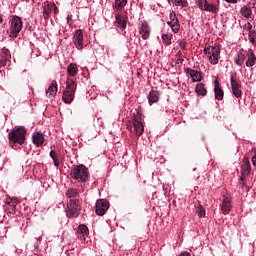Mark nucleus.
<instances>
[{
  "label": "nucleus",
  "instance_id": "dca6fc26",
  "mask_svg": "<svg viewBox=\"0 0 256 256\" xmlns=\"http://www.w3.org/2000/svg\"><path fill=\"white\" fill-rule=\"evenodd\" d=\"M57 91H58L57 81H52L51 85L46 90V95L51 99L57 95Z\"/></svg>",
  "mask_w": 256,
  "mask_h": 256
},
{
  "label": "nucleus",
  "instance_id": "ddd939ff",
  "mask_svg": "<svg viewBox=\"0 0 256 256\" xmlns=\"http://www.w3.org/2000/svg\"><path fill=\"white\" fill-rule=\"evenodd\" d=\"M140 34L142 35V39H149V36L151 35V28L146 21L141 24Z\"/></svg>",
  "mask_w": 256,
  "mask_h": 256
},
{
  "label": "nucleus",
  "instance_id": "a19ab883",
  "mask_svg": "<svg viewBox=\"0 0 256 256\" xmlns=\"http://www.w3.org/2000/svg\"><path fill=\"white\" fill-rule=\"evenodd\" d=\"M250 41H251V43H253V45H255V37L250 35Z\"/></svg>",
  "mask_w": 256,
  "mask_h": 256
},
{
  "label": "nucleus",
  "instance_id": "79ce46f5",
  "mask_svg": "<svg viewBox=\"0 0 256 256\" xmlns=\"http://www.w3.org/2000/svg\"><path fill=\"white\" fill-rule=\"evenodd\" d=\"M227 3H237V0H225Z\"/></svg>",
  "mask_w": 256,
  "mask_h": 256
},
{
  "label": "nucleus",
  "instance_id": "c756f323",
  "mask_svg": "<svg viewBox=\"0 0 256 256\" xmlns=\"http://www.w3.org/2000/svg\"><path fill=\"white\" fill-rule=\"evenodd\" d=\"M235 63L237 65H243L245 63V54L238 53V56L235 58Z\"/></svg>",
  "mask_w": 256,
  "mask_h": 256
},
{
  "label": "nucleus",
  "instance_id": "bb28decb",
  "mask_svg": "<svg viewBox=\"0 0 256 256\" xmlns=\"http://www.w3.org/2000/svg\"><path fill=\"white\" fill-rule=\"evenodd\" d=\"M204 11H209V13H213L214 15H217V13H219V8H217V6L213 4H206Z\"/></svg>",
  "mask_w": 256,
  "mask_h": 256
},
{
  "label": "nucleus",
  "instance_id": "4be33fe9",
  "mask_svg": "<svg viewBox=\"0 0 256 256\" xmlns=\"http://www.w3.org/2000/svg\"><path fill=\"white\" fill-rule=\"evenodd\" d=\"M77 233H78L80 239H83V241H85V237H87V235H89V228H87V226L83 225V224L79 225Z\"/></svg>",
  "mask_w": 256,
  "mask_h": 256
},
{
  "label": "nucleus",
  "instance_id": "f257e3e1",
  "mask_svg": "<svg viewBox=\"0 0 256 256\" xmlns=\"http://www.w3.org/2000/svg\"><path fill=\"white\" fill-rule=\"evenodd\" d=\"M204 53L211 65H217L219 63L221 48L217 44H215L214 46L206 44L204 47Z\"/></svg>",
  "mask_w": 256,
  "mask_h": 256
},
{
  "label": "nucleus",
  "instance_id": "9d476101",
  "mask_svg": "<svg viewBox=\"0 0 256 256\" xmlns=\"http://www.w3.org/2000/svg\"><path fill=\"white\" fill-rule=\"evenodd\" d=\"M251 173V165L249 164V159L244 158L242 160V165H241V177L240 181L243 183L245 180V177Z\"/></svg>",
  "mask_w": 256,
  "mask_h": 256
},
{
  "label": "nucleus",
  "instance_id": "2f4dec72",
  "mask_svg": "<svg viewBox=\"0 0 256 256\" xmlns=\"http://www.w3.org/2000/svg\"><path fill=\"white\" fill-rule=\"evenodd\" d=\"M173 38V35L171 34H164L162 35L163 42L165 45H171V39Z\"/></svg>",
  "mask_w": 256,
  "mask_h": 256
},
{
  "label": "nucleus",
  "instance_id": "4468645a",
  "mask_svg": "<svg viewBox=\"0 0 256 256\" xmlns=\"http://www.w3.org/2000/svg\"><path fill=\"white\" fill-rule=\"evenodd\" d=\"M0 65H7V61H9V59H11V52H9V49L7 48H4L2 49L1 51V54H0Z\"/></svg>",
  "mask_w": 256,
  "mask_h": 256
},
{
  "label": "nucleus",
  "instance_id": "2eb2a0df",
  "mask_svg": "<svg viewBox=\"0 0 256 256\" xmlns=\"http://www.w3.org/2000/svg\"><path fill=\"white\" fill-rule=\"evenodd\" d=\"M231 87H232L233 95H235L237 98L241 97V95H242L241 85H239V83H237L233 79V76H231Z\"/></svg>",
  "mask_w": 256,
  "mask_h": 256
},
{
  "label": "nucleus",
  "instance_id": "f8f14e48",
  "mask_svg": "<svg viewBox=\"0 0 256 256\" xmlns=\"http://www.w3.org/2000/svg\"><path fill=\"white\" fill-rule=\"evenodd\" d=\"M74 45L81 51L83 49V31L77 30L73 37Z\"/></svg>",
  "mask_w": 256,
  "mask_h": 256
},
{
  "label": "nucleus",
  "instance_id": "6ab92c4d",
  "mask_svg": "<svg viewBox=\"0 0 256 256\" xmlns=\"http://www.w3.org/2000/svg\"><path fill=\"white\" fill-rule=\"evenodd\" d=\"M214 91H215V97L218 101H223V89L219 86V81L215 80L214 82Z\"/></svg>",
  "mask_w": 256,
  "mask_h": 256
},
{
  "label": "nucleus",
  "instance_id": "0eeeda50",
  "mask_svg": "<svg viewBox=\"0 0 256 256\" xmlns=\"http://www.w3.org/2000/svg\"><path fill=\"white\" fill-rule=\"evenodd\" d=\"M144 131L145 127L143 126V118L140 114H137L133 118V133H135L136 137H141Z\"/></svg>",
  "mask_w": 256,
  "mask_h": 256
},
{
  "label": "nucleus",
  "instance_id": "20e7f679",
  "mask_svg": "<svg viewBox=\"0 0 256 256\" xmlns=\"http://www.w3.org/2000/svg\"><path fill=\"white\" fill-rule=\"evenodd\" d=\"M71 177L76 179V181H81L85 183L89 179V170L85 165H78L71 171Z\"/></svg>",
  "mask_w": 256,
  "mask_h": 256
},
{
  "label": "nucleus",
  "instance_id": "473e14b6",
  "mask_svg": "<svg viewBox=\"0 0 256 256\" xmlns=\"http://www.w3.org/2000/svg\"><path fill=\"white\" fill-rule=\"evenodd\" d=\"M251 8L244 6L241 9V14L243 15V17H249L251 15Z\"/></svg>",
  "mask_w": 256,
  "mask_h": 256
},
{
  "label": "nucleus",
  "instance_id": "9b49d317",
  "mask_svg": "<svg viewBox=\"0 0 256 256\" xmlns=\"http://www.w3.org/2000/svg\"><path fill=\"white\" fill-rule=\"evenodd\" d=\"M185 73L188 77H190L192 79L193 83L199 82L203 79V77L201 76V72H199L197 70L187 68V69H185Z\"/></svg>",
  "mask_w": 256,
  "mask_h": 256
},
{
  "label": "nucleus",
  "instance_id": "423d86ee",
  "mask_svg": "<svg viewBox=\"0 0 256 256\" xmlns=\"http://www.w3.org/2000/svg\"><path fill=\"white\" fill-rule=\"evenodd\" d=\"M23 29V21L19 17H13L11 21L10 37L15 38Z\"/></svg>",
  "mask_w": 256,
  "mask_h": 256
},
{
  "label": "nucleus",
  "instance_id": "a878e982",
  "mask_svg": "<svg viewBox=\"0 0 256 256\" xmlns=\"http://www.w3.org/2000/svg\"><path fill=\"white\" fill-rule=\"evenodd\" d=\"M149 103H157L159 101V92L158 91H151L148 97Z\"/></svg>",
  "mask_w": 256,
  "mask_h": 256
},
{
  "label": "nucleus",
  "instance_id": "a211bd4d",
  "mask_svg": "<svg viewBox=\"0 0 256 256\" xmlns=\"http://www.w3.org/2000/svg\"><path fill=\"white\" fill-rule=\"evenodd\" d=\"M53 9H57V5H55V3L44 5V9H43L44 19H49V16L51 15V12L53 11Z\"/></svg>",
  "mask_w": 256,
  "mask_h": 256
},
{
  "label": "nucleus",
  "instance_id": "c9c22d12",
  "mask_svg": "<svg viewBox=\"0 0 256 256\" xmlns=\"http://www.w3.org/2000/svg\"><path fill=\"white\" fill-rule=\"evenodd\" d=\"M197 5H198V7H200L202 9V11H204V9L207 7L208 3H207V0H198Z\"/></svg>",
  "mask_w": 256,
  "mask_h": 256
},
{
  "label": "nucleus",
  "instance_id": "72a5a7b5",
  "mask_svg": "<svg viewBox=\"0 0 256 256\" xmlns=\"http://www.w3.org/2000/svg\"><path fill=\"white\" fill-rule=\"evenodd\" d=\"M50 157L53 159L55 167H59V160L57 159V153L55 151H51Z\"/></svg>",
  "mask_w": 256,
  "mask_h": 256
},
{
  "label": "nucleus",
  "instance_id": "37998d69",
  "mask_svg": "<svg viewBox=\"0 0 256 256\" xmlns=\"http://www.w3.org/2000/svg\"><path fill=\"white\" fill-rule=\"evenodd\" d=\"M52 11H54L55 14L59 13V10L57 9V6H56V9H52Z\"/></svg>",
  "mask_w": 256,
  "mask_h": 256
},
{
  "label": "nucleus",
  "instance_id": "e433bc0d",
  "mask_svg": "<svg viewBox=\"0 0 256 256\" xmlns=\"http://www.w3.org/2000/svg\"><path fill=\"white\" fill-rule=\"evenodd\" d=\"M7 203L9 205V207H11L12 211H15V207H17V201H15L13 199H8Z\"/></svg>",
  "mask_w": 256,
  "mask_h": 256
},
{
  "label": "nucleus",
  "instance_id": "7ed1b4c3",
  "mask_svg": "<svg viewBox=\"0 0 256 256\" xmlns=\"http://www.w3.org/2000/svg\"><path fill=\"white\" fill-rule=\"evenodd\" d=\"M26 134L27 130L25 129V127H18L9 133V141H11L12 143H18L19 145H23V143H25Z\"/></svg>",
  "mask_w": 256,
  "mask_h": 256
},
{
  "label": "nucleus",
  "instance_id": "f3484780",
  "mask_svg": "<svg viewBox=\"0 0 256 256\" xmlns=\"http://www.w3.org/2000/svg\"><path fill=\"white\" fill-rule=\"evenodd\" d=\"M221 211H223V213H229V211H231V197L224 196Z\"/></svg>",
  "mask_w": 256,
  "mask_h": 256
},
{
  "label": "nucleus",
  "instance_id": "f704fd0d",
  "mask_svg": "<svg viewBox=\"0 0 256 256\" xmlns=\"http://www.w3.org/2000/svg\"><path fill=\"white\" fill-rule=\"evenodd\" d=\"M196 213L198 217H205V209L203 208V206L198 205Z\"/></svg>",
  "mask_w": 256,
  "mask_h": 256
},
{
  "label": "nucleus",
  "instance_id": "6e6552de",
  "mask_svg": "<svg viewBox=\"0 0 256 256\" xmlns=\"http://www.w3.org/2000/svg\"><path fill=\"white\" fill-rule=\"evenodd\" d=\"M109 209V201L105 199H100L96 201V215H99L100 217H103L105 215V212Z\"/></svg>",
  "mask_w": 256,
  "mask_h": 256
},
{
  "label": "nucleus",
  "instance_id": "cd10ccee",
  "mask_svg": "<svg viewBox=\"0 0 256 256\" xmlns=\"http://www.w3.org/2000/svg\"><path fill=\"white\" fill-rule=\"evenodd\" d=\"M169 1H171V3H173L174 5H176V7H187V5H189L187 0H169Z\"/></svg>",
  "mask_w": 256,
  "mask_h": 256
},
{
  "label": "nucleus",
  "instance_id": "39448f33",
  "mask_svg": "<svg viewBox=\"0 0 256 256\" xmlns=\"http://www.w3.org/2000/svg\"><path fill=\"white\" fill-rule=\"evenodd\" d=\"M79 211H81V206H79V200L71 199L66 209L67 217L75 219V217H79Z\"/></svg>",
  "mask_w": 256,
  "mask_h": 256
},
{
  "label": "nucleus",
  "instance_id": "aec40b11",
  "mask_svg": "<svg viewBox=\"0 0 256 256\" xmlns=\"http://www.w3.org/2000/svg\"><path fill=\"white\" fill-rule=\"evenodd\" d=\"M32 140H33L34 145H36V147H41V145L45 141V139L43 138V134H41L39 132L33 134Z\"/></svg>",
  "mask_w": 256,
  "mask_h": 256
},
{
  "label": "nucleus",
  "instance_id": "412c9836",
  "mask_svg": "<svg viewBox=\"0 0 256 256\" xmlns=\"http://www.w3.org/2000/svg\"><path fill=\"white\" fill-rule=\"evenodd\" d=\"M115 19L116 27H118L119 29H125V27H127V22L125 21V18L121 16V14H117L115 16Z\"/></svg>",
  "mask_w": 256,
  "mask_h": 256
},
{
  "label": "nucleus",
  "instance_id": "393cba45",
  "mask_svg": "<svg viewBox=\"0 0 256 256\" xmlns=\"http://www.w3.org/2000/svg\"><path fill=\"white\" fill-rule=\"evenodd\" d=\"M195 91L197 95H202V97H205V95H207V88H205V84L203 83L197 84Z\"/></svg>",
  "mask_w": 256,
  "mask_h": 256
},
{
  "label": "nucleus",
  "instance_id": "58836bf2",
  "mask_svg": "<svg viewBox=\"0 0 256 256\" xmlns=\"http://www.w3.org/2000/svg\"><path fill=\"white\" fill-rule=\"evenodd\" d=\"M179 256H191L189 252H182Z\"/></svg>",
  "mask_w": 256,
  "mask_h": 256
},
{
  "label": "nucleus",
  "instance_id": "4c0bfd02",
  "mask_svg": "<svg viewBox=\"0 0 256 256\" xmlns=\"http://www.w3.org/2000/svg\"><path fill=\"white\" fill-rule=\"evenodd\" d=\"M179 47L182 48V49H185L187 43L185 42V40H179Z\"/></svg>",
  "mask_w": 256,
  "mask_h": 256
},
{
  "label": "nucleus",
  "instance_id": "ea45409f",
  "mask_svg": "<svg viewBox=\"0 0 256 256\" xmlns=\"http://www.w3.org/2000/svg\"><path fill=\"white\" fill-rule=\"evenodd\" d=\"M252 163L254 166L256 165V154L252 157Z\"/></svg>",
  "mask_w": 256,
  "mask_h": 256
},
{
  "label": "nucleus",
  "instance_id": "c85d7f7f",
  "mask_svg": "<svg viewBox=\"0 0 256 256\" xmlns=\"http://www.w3.org/2000/svg\"><path fill=\"white\" fill-rule=\"evenodd\" d=\"M79 195V192L75 188H70L66 192V196L68 199H72V197H77Z\"/></svg>",
  "mask_w": 256,
  "mask_h": 256
},
{
  "label": "nucleus",
  "instance_id": "b1692460",
  "mask_svg": "<svg viewBox=\"0 0 256 256\" xmlns=\"http://www.w3.org/2000/svg\"><path fill=\"white\" fill-rule=\"evenodd\" d=\"M79 71V68L77 67V64L75 63H70L67 67V73L69 77H75Z\"/></svg>",
  "mask_w": 256,
  "mask_h": 256
},
{
  "label": "nucleus",
  "instance_id": "f03ea898",
  "mask_svg": "<svg viewBox=\"0 0 256 256\" xmlns=\"http://www.w3.org/2000/svg\"><path fill=\"white\" fill-rule=\"evenodd\" d=\"M75 91H77V84H75L73 79H67L66 88L62 95L64 103H72L73 99H75Z\"/></svg>",
  "mask_w": 256,
  "mask_h": 256
},
{
  "label": "nucleus",
  "instance_id": "5701e85b",
  "mask_svg": "<svg viewBox=\"0 0 256 256\" xmlns=\"http://www.w3.org/2000/svg\"><path fill=\"white\" fill-rule=\"evenodd\" d=\"M247 57H248V59L246 61V66L253 67V65H255V61H256V56H255V53H253V50H248Z\"/></svg>",
  "mask_w": 256,
  "mask_h": 256
},
{
  "label": "nucleus",
  "instance_id": "7c9ffc66",
  "mask_svg": "<svg viewBox=\"0 0 256 256\" xmlns=\"http://www.w3.org/2000/svg\"><path fill=\"white\" fill-rule=\"evenodd\" d=\"M127 5V0H115L116 9H123Z\"/></svg>",
  "mask_w": 256,
  "mask_h": 256
},
{
  "label": "nucleus",
  "instance_id": "1a4fd4ad",
  "mask_svg": "<svg viewBox=\"0 0 256 256\" xmlns=\"http://www.w3.org/2000/svg\"><path fill=\"white\" fill-rule=\"evenodd\" d=\"M167 25L171 27L173 33H179L181 25L179 24V20L177 19V15L175 14V12L170 13V20L167 21Z\"/></svg>",
  "mask_w": 256,
  "mask_h": 256
}]
</instances>
